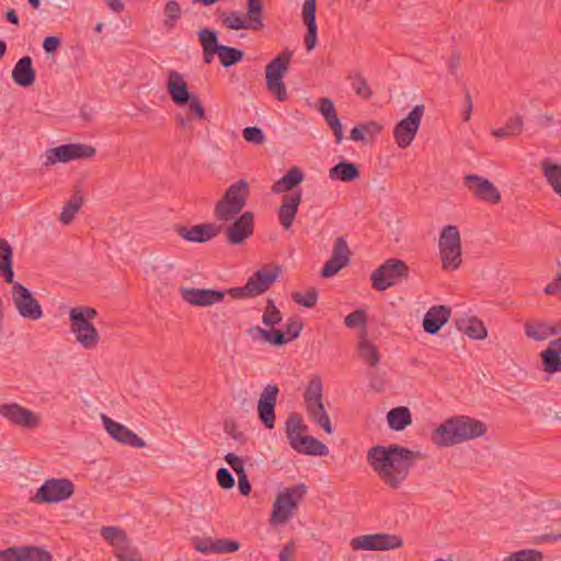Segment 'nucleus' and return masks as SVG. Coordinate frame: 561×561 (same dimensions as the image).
<instances>
[{
    "mask_svg": "<svg viewBox=\"0 0 561 561\" xmlns=\"http://www.w3.org/2000/svg\"><path fill=\"white\" fill-rule=\"evenodd\" d=\"M420 453L399 445L374 446L367 461L378 478L391 489H400Z\"/></svg>",
    "mask_w": 561,
    "mask_h": 561,
    "instance_id": "nucleus-1",
    "label": "nucleus"
},
{
    "mask_svg": "<svg viewBox=\"0 0 561 561\" xmlns=\"http://www.w3.org/2000/svg\"><path fill=\"white\" fill-rule=\"evenodd\" d=\"M486 432V425L466 415L453 416L442 423L434 432L433 440L439 446H454L466 440L481 437Z\"/></svg>",
    "mask_w": 561,
    "mask_h": 561,
    "instance_id": "nucleus-2",
    "label": "nucleus"
},
{
    "mask_svg": "<svg viewBox=\"0 0 561 561\" xmlns=\"http://www.w3.org/2000/svg\"><path fill=\"white\" fill-rule=\"evenodd\" d=\"M197 36L203 49V60L206 65L213 62L215 55L218 56L225 68L242 60L244 53L238 48L219 44L216 31L205 27L197 32Z\"/></svg>",
    "mask_w": 561,
    "mask_h": 561,
    "instance_id": "nucleus-3",
    "label": "nucleus"
},
{
    "mask_svg": "<svg viewBox=\"0 0 561 561\" xmlns=\"http://www.w3.org/2000/svg\"><path fill=\"white\" fill-rule=\"evenodd\" d=\"M98 316L94 308L83 306L75 307L69 311L70 331L75 334L76 341L85 350L96 346L100 335L92 320Z\"/></svg>",
    "mask_w": 561,
    "mask_h": 561,
    "instance_id": "nucleus-4",
    "label": "nucleus"
},
{
    "mask_svg": "<svg viewBox=\"0 0 561 561\" xmlns=\"http://www.w3.org/2000/svg\"><path fill=\"white\" fill-rule=\"evenodd\" d=\"M250 195L249 183L239 180L231 184L216 203L214 216L219 221H231L241 214Z\"/></svg>",
    "mask_w": 561,
    "mask_h": 561,
    "instance_id": "nucleus-5",
    "label": "nucleus"
},
{
    "mask_svg": "<svg viewBox=\"0 0 561 561\" xmlns=\"http://www.w3.org/2000/svg\"><path fill=\"white\" fill-rule=\"evenodd\" d=\"M307 490L304 484H296L280 491L273 504L270 523L286 524L294 515Z\"/></svg>",
    "mask_w": 561,
    "mask_h": 561,
    "instance_id": "nucleus-6",
    "label": "nucleus"
},
{
    "mask_svg": "<svg viewBox=\"0 0 561 561\" xmlns=\"http://www.w3.org/2000/svg\"><path fill=\"white\" fill-rule=\"evenodd\" d=\"M442 266L446 271H456L461 264V240L457 226L448 225L443 228L439 241Z\"/></svg>",
    "mask_w": 561,
    "mask_h": 561,
    "instance_id": "nucleus-7",
    "label": "nucleus"
},
{
    "mask_svg": "<svg viewBox=\"0 0 561 561\" xmlns=\"http://www.w3.org/2000/svg\"><path fill=\"white\" fill-rule=\"evenodd\" d=\"M279 266L263 267L256 271L242 287H233L228 290L236 299L256 297L271 288L279 277Z\"/></svg>",
    "mask_w": 561,
    "mask_h": 561,
    "instance_id": "nucleus-8",
    "label": "nucleus"
},
{
    "mask_svg": "<svg viewBox=\"0 0 561 561\" xmlns=\"http://www.w3.org/2000/svg\"><path fill=\"white\" fill-rule=\"evenodd\" d=\"M102 538L113 548L118 561H142L140 551L131 545L126 531L118 526H104L100 529Z\"/></svg>",
    "mask_w": 561,
    "mask_h": 561,
    "instance_id": "nucleus-9",
    "label": "nucleus"
},
{
    "mask_svg": "<svg viewBox=\"0 0 561 561\" xmlns=\"http://www.w3.org/2000/svg\"><path fill=\"white\" fill-rule=\"evenodd\" d=\"M293 53L283 50L265 69L267 90L280 102L287 100V90L283 77L288 69Z\"/></svg>",
    "mask_w": 561,
    "mask_h": 561,
    "instance_id": "nucleus-10",
    "label": "nucleus"
},
{
    "mask_svg": "<svg viewBox=\"0 0 561 561\" xmlns=\"http://www.w3.org/2000/svg\"><path fill=\"white\" fill-rule=\"evenodd\" d=\"M409 276L408 265L399 259H389L375 270L370 276L373 287L383 291L389 287L407 279Z\"/></svg>",
    "mask_w": 561,
    "mask_h": 561,
    "instance_id": "nucleus-11",
    "label": "nucleus"
},
{
    "mask_svg": "<svg viewBox=\"0 0 561 561\" xmlns=\"http://www.w3.org/2000/svg\"><path fill=\"white\" fill-rule=\"evenodd\" d=\"M94 147L84 144H67L47 149L43 156L44 167H50L58 162L67 163L73 160H88L95 156Z\"/></svg>",
    "mask_w": 561,
    "mask_h": 561,
    "instance_id": "nucleus-12",
    "label": "nucleus"
},
{
    "mask_svg": "<svg viewBox=\"0 0 561 561\" xmlns=\"http://www.w3.org/2000/svg\"><path fill=\"white\" fill-rule=\"evenodd\" d=\"M11 297L18 313L23 318L31 321H36L43 318L44 312L38 300L33 294L21 283H11Z\"/></svg>",
    "mask_w": 561,
    "mask_h": 561,
    "instance_id": "nucleus-13",
    "label": "nucleus"
},
{
    "mask_svg": "<svg viewBox=\"0 0 561 561\" xmlns=\"http://www.w3.org/2000/svg\"><path fill=\"white\" fill-rule=\"evenodd\" d=\"M75 485L69 479L46 480L31 499L35 503H59L69 499Z\"/></svg>",
    "mask_w": 561,
    "mask_h": 561,
    "instance_id": "nucleus-14",
    "label": "nucleus"
},
{
    "mask_svg": "<svg viewBox=\"0 0 561 561\" xmlns=\"http://www.w3.org/2000/svg\"><path fill=\"white\" fill-rule=\"evenodd\" d=\"M424 114V105L419 104L412 108L407 117L401 119L393 129V137L399 148H408L420 128Z\"/></svg>",
    "mask_w": 561,
    "mask_h": 561,
    "instance_id": "nucleus-15",
    "label": "nucleus"
},
{
    "mask_svg": "<svg viewBox=\"0 0 561 561\" xmlns=\"http://www.w3.org/2000/svg\"><path fill=\"white\" fill-rule=\"evenodd\" d=\"M402 545L401 537L385 533L358 536L351 541L354 550L385 551L400 548Z\"/></svg>",
    "mask_w": 561,
    "mask_h": 561,
    "instance_id": "nucleus-16",
    "label": "nucleus"
},
{
    "mask_svg": "<svg viewBox=\"0 0 561 561\" xmlns=\"http://www.w3.org/2000/svg\"><path fill=\"white\" fill-rule=\"evenodd\" d=\"M181 298L196 307H209L224 300L228 291L210 288L180 287Z\"/></svg>",
    "mask_w": 561,
    "mask_h": 561,
    "instance_id": "nucleus-17",
    "label": "nucleus"
},
{
    "mask_svg": "<svg viewBox=\"0 0 561 561\" xmlns=\"http://www.w3.org/2000/svg\"><path fill=\"white\" fill-rule=\"evenodd\" d=\"M279 388L275 383L267 385L260 394L257 401V416L268 430L275 426V405Z\"/></svg>",
    "mask_w": 561,
    "mask_h": 561,
    "instance_id": "nucleus-18",
    "label": "nucleus"
},
{
    "mask_svg": "<svg viewBox=\"0 0 561 561\" xmlns=\"http://www.w3.org/2000/svg\"><path fill=\"white\" fill-rule=\"evenodd\" d=\"M0 414L12 424L25 428H35L41 423L37 414L18 403L2 404L0 407Z\"/></svg>",
    "mask_w": 561,
    "mask_h": 561,
    "instance_id": "nucleus-19",
    "label": "nucleus"
},
{
    "mask_svg": "<svg viewBox=\"0 0 561 561\" xmlns=\"http://www.w3.org/2000/svg\"><path fill=\"white\" fill-rule=\"evenodd\" d=\"M231 221L233 222L225 228L230 244H241L253 234L254 221L251 211H244Z\"/></svg>",
    "mask_w": 561,
    "mask_h": 561,
    "instance_id": "nucleus-20",
    "label": "nucleus"
},
{
    "mask_svg": "<svg viewBox=\"0 0 561 561\" xmlns=\"http://www.w3.org/2000/svg\"><path fill=\"white\" fill-rule=\"evenodd\" d=\"M463 182L477 198L492 204H497L501 201L499 190L488 179L470 174L465 176Z\"/></svg>",
    "mask_w": 561,
    "mask_h": 561,
    "instance_id": "nucleus-21",
    "label": "nucleus"
},
{
    "mask_svg": "<svg viewBox=\"0 0 561 561\" xmlns=\"http://www.w3.org/2000/svg\"><path fill=\"white\" fill-rule=\"evenodd\" d=\"M101 419L105 431L115 440L136 448H144L146 446V442L125 425L112 420L105 414H102Z\"/></svg>",
    "mask_w": 561,
    "mask_h": 561,
    "instance_id": "nucleus-22",
    "label": "nucleus"
},
{
    "mask_svg": "<svg viewBox=\"0 0 561 561\" xmlns=\"http://www.w3.org/2000/svg\"><path fill=\"white\" fill-rule=\"evenodd\" d=\"M350 254L351 251L345 238L339 237L335 240L331 257L322 267L321 276L328 278L335 275L340 270L348 264Z\"/></svg>",
    "mask_w": 561,
    "mask_h": 561,
    "instance_id": "nucleus-23",
    "label": "nucleus"
},
{
    "mask_svg": "<svg viewBox=\"0 0 561 561\" xmlns=\"http://www.w3.org/2000/svg\"><path fill=\"white\" fill-rule=\"evenodd\" d=\"M221 230V226L202 224L192 227L176 226L175 231L180 237L190 242H206L214 239Z\"/></svg>",
    "mask_w": 561,
    "mask_h": 561,
    "instance_id": "nucleus-24",
    "label": "nucleus"
},
{
    "mask_svg": "<svg viewBox=\"0 0 561 561\" xmlns=\"http://www.w3.org/2000/svg\"><path fill=\"white\" fill-rule=\"evenodd\" d=\"M167 76V91L171 100L180 106L187 104L192 95L183 76L173 69L169 70Z\"/></svg>",
    "mask_w": 561,
    "mask_h": 561,
    "instance_id": "nucleus-25",
    "label": "nucleus"
},
{
    "mask_svg": "<svg viewBox=\"0 0 561 561\" xmlns=\"http://www.w3.org/2000/svg\"><path fill=\"white\" fill-rule=\"evenodd\" d=\"M301 195L300 190L283 195L282 205L278 209V219L284 229L291 227L301 203Z\"/></svg>",
    "mask_w": 561,
    "mask_h": 561,
    "instance_id": "nucleus-26",
    "label": "nucleus"
},
{
    "mask_svg": "<svg viewBox=\"0 0 561 561\" xmlns=\"http://www.w3.org/2000/svg\"><path fill=\"white\" fill-rule=\"evenodd\" d=\"M450 310L445 306H434L425 313L423 329L428 334H436L448 321Z\"/></svg>",
    "mask_w": 561,
    "mask_h": 561,
    "instance_id": "nucleus-27",
    "label": "nucleus"
},
{
    "mask_svg": "<svg viewBox=\"0 0 561 561\" xmlns=\"http://www.w3.org/2000/svg\"><path fill=\"white\" fill-rule=\"evenodd\" d=\"M12 79L20 87H30L35 81V71L30 56L22 57L12 70Z\"/></svg>",
    "mask_w": 561,
    "mask_h": 561,
    "instance_id": "nucleus-28",
    "label": "nucleus"
},
{
    "mask_svg": "<svg viewBox=\"0 0 561 561\" xmlns=\"http://www.w3.org/2000/svg\"><path fill=\"white\" fill-rule=\"evenodd\" d=\"M222 24L230 30H252L259 31L263 27L262 16L254 15L249 16L248 19L238 15L236 12H232L226 15L222 19Z\"/></svg>",
    "mask_w": 561,
    "mask_h": 561,
    "instance_id": "nucleus-29",
    "label": "nucleus"
},
{
    "mask_svg": "<svg viewBox=\"0 0 561 561\" xmlns=\"http://www.w3.org/2000/svg\"><path fill=\"white\" fill-rule=\"evenodd\" d=\"M290 446L296 451L305 455L327 456L329 454V448L322 442L308 435L299 437Z\"/></svg>",
    "mask_w": 561,
    "mask_h": 561,
    "instance_id": "nucleus-30",
    "label": "nucleus"
},
{
    "mask_svg": "<svg viewBox=\"0 0 561 561\" xmlns=\"http://www.w3.org/2000/svg\"><path fill=\"white\" fill-rule=\"evenodd\" d=\"M304 172L298 167H293L288 170V172L282 176L278 181H276L272 186V192L279 194V193H287L293 192L294 187H296L298 184H300L304 181Z\"/></svg>",
    "mask_w": 561,
    "mask_h": 561,
    "instance_id": "nucleus-31",
    "label": "nucleus"
},
{
    "mask_svg": "<svg viewBox=\"0 0 561 561\" xmlns=\"http://www.w3.org/2000/svg\"><path fill=\"white\" fill-rule=\"evenodd\" d=\"M542 370L549 374L561 371V345L550 342L549 347L540 353Z\"/></svg>",
    "mask_w": 561,
    "mask_h": 561,
    "instance_id": "nucleus-32",
    "label": "nucleus"
},
{
    "mask_svg": "<svg viewBox=\"0 0 561 561\" xmlns=\"http://www.w3.org/2000/svg\"><path fill=\"white\" fill-rule=\"evenodd\" d=\"M540 168L553 192L561 197V164L547 158L540 162Z\"/></svg>",
    "mask_w": 561,
    "mask_h": 561,
    "instance_id": "nucleus-33",
    "label": "nucleus"
},
{
    "mask_svg": "<svg viewBox=\"0 0 561 561\" xmlns=\"http://www.w3.org/2000/svg\"><path fill=\"white\" fill-rule=\"evenodd\" d=\"M525 334L534 341H545L551 335L558 334L557 322H527L525 324Z\"/></svg>",
    "mask_w": 561,
    "mask_h": 561,
    "instance_id": "nucleus-34",
    "label": "nucleus"
},
{
    "mask_svg": "<svg viewBox=\"0 0 561 561\" xmlns=\"http://www.w3.org/2000/svg\"><path fill=\"white\" fill-rule=\"evenodd\" d=\"M381 125L375 121L366 122L355 126L351 130L350 138L353 141H370L381 131Z\"/></svg>",
    "mask_w": 561,
    "mask_h": 561,
    "instance_id": "nucleus-35",
    "label": "nucleus"
},
{
    "mask_svg": "<svg viewBox=\"0 0 561 561\" xmlns=\"http://www.w3.org/2000/svg\"><path fill=\"white\" fill-rule=\"evenodd\" d=\"M329 176L331 180L352 182L359 178V171L355 163L342 161L329 170Z\"/></svg>",
    "mask_w": 561,
    "mask_h": 561,
    "instance_id": "nucleus-36",
    "label": "nucleus"
},
{
    "mask_svg": "<svg viewBox=\"0 0 561 561\" xmlns=\"http://www.w3.org/2000/svg\"><path fill=\"white\" fill-rule=\"evenodd\" d=\"M367 331L363 330L357 345L358 355L371 367H376L380 360V354L377 347L367 340Z\"/></svg>",
    "mask_w": 561,
    "mask_h": 561,
    "instance_id": "nucleus-37",
    "label": "nucleus"
},
{
    "mask_svg": "<svg viewBox=\"0 0 561 561\" xmlns=\"http://www.w3.org/2000/svg\"><path fill=\"white\" fill-rule=\"evenodd\" d=\"M389 427L393 431H403L412 423V415L407 407L391 409L387 414Z\"/></svg>",
    "mask_w": 561,
    "mask_h": 561,
    "instance_id": "nucleus-38",
    "label": "nucleus"
},
{
    "mask_svg": "<svg viewBox=\"0 0 561 561\" xmlns=\"http://www.w3.org/2000/svg\"><path fill=\"white\" fill-rule=\"evenodd\" d=\"M0 275L7 283H13L12 248L5 239H0Z\"/></svg>",
    "mask_w": 561,
    "mask_h": 561,
    "instance_id": "nucleus-39",
    "label": "nucleus"
},
{
    "mask_svg": "<svg viewBox=\"0 0 561 561\" xmlns=\"http://www.w3.org/2000/svg\"><path fill=\"white\" fill-rule=\"evenodd\" d=\"M309 417L320 425L328 434L332 433L331 421L324 410L322 401L306 403Z\"/></svg>",
    "mask_w": 561,
    "mask_h": 561,
    "instance_id": "nucleus-40",
    "label": "nucleus"
},
{
    "mask_svg": "<svg viewBox=\"0 0 561 561\" xmlns=\"http://www.w3.org/2000/svg\"><path fill=\"white\" fill-rule=\"evenodd\" d=\"M523 126V117L520 115H514L506 121L503 127L493 129L491 134L496 138L516 137L522 133Z\"/></svg>",
    "mask_w": 561,
    "mask_h": 561,
    "instance_id": "nucleus-41",
    "label": "nucleus"
},
{
    "mask_svg": "<svg viewBox=\"0 0 561 561\" xmlns=\"http://www.w3.org/2000/svg\"><path fill=\"white\" fill-rule=\"evenodd\" d=\"M307 431V427L302 424V417L300 414L293 413L288 416L286 421V436L289 442H296L299 437H302V433Z\"/></svg>",
    "mask_w": 561,
    "mask_h": 561,
    "instance_id": "nucleus-42",
    "label": "nucleus"
},
{
    "mask_svg": "<svg viewBox=\"0 0 561 561\" xmlns=\"http://www.w3.org/2000/svg\"><path fill=\"white\" fill-rule=\"evenodd\" d=\"M21 561H50V553L36 546H20Z\"/></svg>",
    "mask_w": 561,
    "mask_h": 561,
    "instance_id": "nucleus-43",
    "label": "nucleus"
},
{
    "mask_svg": "<svg viewBox=\"0 0 561 561\" xmlns=\"http://www.w3.org/2000/svg\"><path fill=\"white\" fill-rule=\"evenodd\" d=\"M82 203V196H80L78 193L73 194L70 201L64 206L59 220L64 225H69L81 208Z\"/></svg>",
    "mask_w": 561,
    "mask_h": 561,
    "instance_id": "nucleus-44",
    "label": "nucleus"
},
{
    "mask_svg": "<svg viewBox=\"0 0 561 561\" xmlns=\"http://www.w3.org/2000/svg\"><path fill=\"white\" fill-rule=\"evenodd\" d=\"M322 391L323 385L320 376H312L304 393L305 403L322 401Z\"/></svg>",
    "mask_w": 561,
    "mask_h": 561,
    "instance_id": "nucleus-45",
    "label": "nucleus"
},
{
    "mask_svg": "<svg viewBox=\"0 0 561 561\" xmlns=\"http://www.w3.org/2000/svg\"><path fill=\"white\" fill-rule=\"evenodd\" d=\"M282 319V313L276 307L275 302L272 299H268L262 316L263 324L272 329L276 324L280 323Z\"/></svg>",
    "mask_w": 561,
    "mask_h": 561,
    "instance_id": "nucleus-46",
    "label": "nucleus"
},
{
    "mask_svg": "<svg viewBox=\"0 0 561 561\" xmlns=\"http://www.w3.org/2000/svg\"><path fill=\"white\" fill-rule=\"evenodd\" d=\"M470 339L483 340L486 337L488 332L484 324L476 319H469L466 327L460 328Z\"/></svg>",
    "mask_w": 561,
    "mask_h": 561,
    "instance_id": "nucleus-47",
    "label": "nucleus"
},
{
    "mask_svg": "<svg viewBox=\"0 0 561 561\" xmlns=\"http://www.w3.org/2000/svg\"><path fill=\"white\" fill-rule=\"evenodd\" d=\"M182 9L175 0H170L164 5V26L169 30L173 28L175 22L181 18Z\"/></svg>",
    "mask_w": 561,
    "mask_h": 561,
    "instance_id": "nucleus-48",
    "label": "nucleus"
},
{
    "mask_svg": "<svg viewBox=\"0 0 561 561\" xmlns=\"http://www.w3.org/2000/svg\"><path fill=\"white\" fill-rule=\"evenodd\" d=\"M542 560V553L535 549H525L519 550L507 558H505L503 561H541Z\"/></svg>",
    "mask_w": 561,
    "mask_h": 561,
    "instance_id": "nucleus-49",
    "label": "nucleus"
},
{
    "mask_svg": "<svg viewBox=\"0 0 561 561\" xmlns=\"http://www.w3.org/2000/svg\"><path fill=\"white\" fill-rule=\"evenodd\" d=\"M240 543L228 538L214 539L213 553H232L238 551Z\"/></svg>",
    "mask_w": 561,
    "mask_h": 561,
    "instance_id": "nucleus-50",
    "label": "nucleus"
},
{
    "mask_svg": "<svg viewBox=\"0 0 561 561\" xmlns=\"http://www.w3.org/2000/svg\"><path fill=\"white\" fill-rule=\"evenodd\" d=\"M293 300L298 305L306 308H312L316 306L318 300V293L314 288L309 289L307 293H294Z\"/></svg>",
    "mask_w": 561,
    "mask_h": 561,
    "instance_id": "nucleus-51",
    "label": "nucleus"
},
{
    "mask_svg": "<svg viewBox=\"0 0 561 561\" xmlns=\"http://www.w3.org/2000/svg\"><path fill=\"white\" fill-rule=\"evenodd\" d=\"M366 313L363 309H357L345 317L344 323L350 329L363 327L366 331Z\"/></svg>",
    "mask_w": 561,
    "mask_h": 561,
    "instance_id": "nucleus-52",
    "label": "nucleus"
},
{
    "mask_svg": "<svg viewBox=\"0 0 561 561\" xmlns=\"http://www.w3.org/2000/svg\"><path fill=\"white\" fill-rule=\"evenodd\" d=\"M352 85L355 93L365 100H368L371 96V90L368 87L366 79L360 73H356L353 77Z\"/></svg>",
    "mask_w": 561,
    "mask_h": 561,
    "instance_id": "nucleus-53",
    "label": "nucleus"
},
{
    "mask_svg": "<svg viewBox=\"0 0 561 561\" xmlns=\"http://www.w3.org/2000/svg\"><path fill=\"white\" fill-rule=\"evenodd\" d=\"M243 138L248 142L261 145L265 141V136L260 127L251 126L243 129Z\"/></svg>",
    "mask_w": 561,
    "mask_h": 561,
    "instance_id": "nucleus-54",
    "label": "nucleus"
},
{
    "mask_svg": "<svg viewBox=\"0 0 561 561\" xmlns=\"http://www.w3.org/2000/svg\"><path fill=\"white\" fill-rule=\"evenodd\" d=\"M317 0H305L302 5V20L306 25L317 24L316 22V5Z\"/></svg>",
    "mask_w": 561,
    "mask_h": 561,
    "instance_id": "nucleus-55",
    "label": "nucleus"
},
{
    "mask_svg": "<svg viewBox=\"0 0 561 561\" xmlns=\"http://www.w3.org/2000/svg\"><path fill=\"white\" fill-rule=\"evenodd\" d=\"M192 542L195 550L202 553H213L214 539L210 537H193Z\"/></svg>",
    "mask_w": 561,
    "mask_h": 561,
    "instance_id": "nucleus-56",
    "label": "nucleus"
},
{
    "mask_svg": "<svg viewBox=\"0 0 561 561\" xmlns=\"http://www.w3.org/2000/svg\"><path fill=\"white\" fill-rule=\"evenodd\" d=\"M218 484L225 489H231L234 485V478L232 473L226 468H219L216 473Z\"/></svg>",
    "mask_w": 561,
    "mask_h": 561,
    "instance_id": "nucleus-57",
    "label": "nucleus"
},
{
    "mask_svg": "<svg viewBox=\"0 0 561 561\" xmlns=\"http://www.w3.org/2000/svg\"><path fill=\"white\" fill-rule=\"evenodd\" d=\"M325 122H327L328 126L331 128V130L333 131L336 144H340L343 139V129H342L341 121L339 119L336 113L331 115L329 118H325Z\"/></svg>",
    "mask_w": 561,
    "mask_h": 561,
    "instance_id": "nucleus-58",
    "label": "nucleus"
},
{
    "mask_svg": "<svg viewBox=\"0 0 561 561\" xmlns=\"http://www.w3.org/2000/svg\"><path fill=\"white\" fill-rule=\"evenodd\" d=\"M302 330V323L300 320L290 318L286 323L285 334L287 335L288 341H293L297 339Z\"/></svg>",
    "mask_w": 561,
    "mask_h": 561,
    "instance_id": "nucleus-59",
    "label": "nucleus"
},
{
    "mask_svg": "<svg viewBox=\"0 0 561 561\" xmlns=\"http://www.w3.org/2000/svg\"><path fill=\"white\" fill-rule=\"evenodd\" d=\"M267 333L268 335L266 343L271 345L280 346L289 342L288 339L286 337L285 332L280 330H275L274 328H272L271 330H267Z\"/></svg>",
    "mask_w": 561,
    "mask_h": 561,
    "instance_id": "nucleus-60",
    "label": "nucleus"
},
{
    "mask_svg": "<svg viewBox=\"0 0 561 561\" xmlns=\"http://www.w3.org/2000/svg\"><path fill=\"white\" fill-rule=\"evenodd\" d=\"M188 112L193 117L199 119L205 118V108L196 96H192L188 101Z\"/></svg>",
    "mask_w": 561,
    "mask_h": 561,
    "instance_id": "nucleus-61",
    "label": "nucleus"
},
{
    "mask_svg": "<svg viewBox=\"0 0 561 561\" xmlns=\"http://www.w3.org/2000/svg\"><path fill=\"white\" fill-rule=\"evenodd\" d=\"M307 26V33L305 35V45L308 51L312 50L318 42L317 24H310Z\"/></svg>",
    "mask_w": 561,
    "mask_h": 561,
    "instance_id": "nucleus-62",
    "label": "nucleus"
},
{
    "mask_svg": "<svg viewBox=\"0 0 561 561\" xmlns=\"http://www.w3.org/2000/svg\"><path fill=\"white\" fill-rule=\"evenodd\" d=\"M225 461L232 468L237 476L244 473L243 461L237 455L229 453L225 456Z\"/></svg>",
    "mask_w": 561,
    "mask_h": 561,
    "instance_id": "nucleus-63",
    "label": "nucleus"
},
{
    "mask_svg": "<svg viewBox=\"0 0 561 561\" xmlns=\"http://www.w3.org/2000/svg\"><path fill=\"white\" fill-rule=\"evenodd\" d=\"M0 561H21L20 547H9L0 551Z\"/></svg>",
    "mask_w": 561,
    "mask_h": 561,
    "instance_id": "nucleus-64",
    "label": "nucleus"
}]
</instances>
